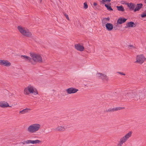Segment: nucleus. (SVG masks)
Instances as JSON below:
<instances>
[{
  "label": "nucleus",
  "mask_w": 146,
  "mask_h": 146,
  "mask_svg": "<svg viewBox=\"0 0 146 146\" xmlns=\"http://www.w3.org/2000/svg\"><path fill=\"white\" fill-rule=\"evenodd\" d=\"M41 125L38 123H34L29 125L27 128V131L30 133H36L40 129Z\"/></svg>",
  "instance_id": "obj_1"
},
{
  "label": "nucleus",
  "mask_w": 146,
  "mask_h": 146,
  "mask_svg": "<svg viewBox=\"0 0 146 146\" xmlns=\"http://www.w3.org/2000/svg\"><path fill=\"white\" fill-rule=\"evenodd\" d=\"M30 56L31 57L32 59V62L33 63V64H34L36 62H38L41 63L42 62V57L39 54H37L35 53L31 52L30 53Z\"/></svg>",
  "instance_id": "obj_2"
},
{
  "label": "nucleus",
  "mask_w": 146,
  "mask_h": 146,
  "mask_svg": "<svg viewBox=\"0 0 146 146\" xmlns=\"http://www.w3.org/2000/svg\"><path fill=\"white\" fill-rule=\"evenodd\" d=\"M132 133V131H130L124 136L120 138L119 140L118 141L117 146H121L123 144L125 143L129 138L131 136Z\"/></svg>",
  "instance_id": "obj_3"
},
{
  "label": "nucleus",
  "mask_w": 146,
  "mask_h": 146,
  "mask_svg": "<svg viewBox=\"0 0 146 146\" xmlns=\"http://www.w3.org/2000/svg\"><path fill=\"white\" fill-rule=\"evenodd\" d=\"M18 29L20 32L23 35L27 37H30L32 35V34L27 28H22L21 26H19L18 27Z\"/></svg>",
  "instance_id": "obj_4"
},
{
  "label": "nucleus",
  "mask_w": 146,
  "mask_h": 146,
  "mask_svg": "<svg viewBox=\"0 0 146 146\" xmlns=\"http://www.w3.org/2000/svg\"><path fill=\"white\" fill-rule=\"evenodd\" d=\"M136 61L135 62V63L142 64L146 60V58L145 57L143 54H140L138 55L136 57Z\"/></svg>",
  "instance_id": "obj_5"
},
{
  "label": "nucleus",
  "mask_w": 146,
  "mask_h": 146,
  "mask_svg": "<svg viewBox=\"0 0 146 146\" xmlns=\"http://www.w3.org/2000/svg\"><path fill=\"white\" fill-rule=\"evenodd\" d=\"M67 126H68L64 125H59L55 127L54 130L55 131H64L68 128Z\"/></svg>",
  "instance_id": "obj_6"
},
{
  "label": "nucleus",
  "mask_w": 146,
  "mask_h": 146,
  "mask_svg": "<svg viewBox=\"0 0 146 146\" xmlns=\"http://www.w3.org/2000/svg\"><path fill=\"white\" fill-rule=\"evenodd\" d=\"M41 142V141L40 140L37 139L36 140H27L25 142V143H23V144H39Z\"/></svg>",
  "instance_id": "obj_7"
},
{
  "label": "nucleus",
  "mask_w": 146,
  "mask_h": 146,
  "mask_svg": "<svg viewBox=\"0 0 146 146\" xmlns=\"http://www.w3.org/2000/svg\"><path fill=\"white\" fill-rule=\"evenodd\" d=\"M21 58L25 62H30L32 64H33L32 62L31 58L28 56L26 55H21L20 56Z\"/></svg>",
  "instance_id": "obj_8"
},
{
  "label": "nucleus",
  "mask_w": 146,
  "mask_h": 146,
  "mask_svg": "<svg viewBox=\"0 0 146 146\" xmlns=\"http://www.w3.org/2000/svg\"><path fill=\"white\" fill-rule=\"evenodd\" d=\"M37 91V90L34 87L29 85L25 89L24 91Z\"/></svg>",
  "instance_id": "obj_9"
},
{
  "label": "nucleus",
  "mask_w": 146,
  "mask_h": 146,
  "mask_svg": "<svg viewBox=\"0 0 146 146\" xmlns=\"http://www.w3.org/2000/svg\"><path fill=\"white\" fill-rule=\"evenodd\" d=\"M9 107H11V106H9V104L7 102L5 101L0 102V107L2 108H5Z\"/></svg>",
  "instance_id": "obj_10"
},
{
  "label": "nucleus",
  "mask_w": 146,
  "mask_h": 146,
  "mask_svg": "<svg viewBox=\"0 0 146 146\" xmlns=\"http://www.w3.org/2000/svg\"><path fill=\"white\" fill-rule=\"evenodd\" d=\"M0 64L6 66H9L11 65V64L8 60H0Z\"/></svg>",
  "instance_id": "obj_11"
},
{
  "label": "nucleus",
  "mask_w": 146,
  "mask_h": 146,
  "mask_svg": "<svg viewBox=\"0 0 146 146\" xmlns=\"http://www.w3.org/2000/svg\"><path fill=\"white\" fill-rule=\"evenodd\" d=\"M125 4L127 5V7L129 8L131 10H134L135 6V4L133 3H126Z\"/></svg>",
  "instance_id": "obj_12"
},
{
  "label": "nucleus",
  "mask_w": 146,
  "mask_h": 146,
  "mask_svg": "<svg viewBox=\"0 0 146 146\" xmlns=\"http://www.w3.org/2000/svg\"><path fill=\"white\" fill-rule=\"evenodd\" d=\"M75 46L77 50L81 51H83L84 49L83 46L79 44H75Z\"/></svg>",
  "instance_id": "obj_13"
},
{
  "label": "nucleus",
  "mask_w": 146,
  "mask_h": 146,
  "mask_svg": "<svg viewBox=\"0 0 146 146\" xmlns=\"http://www.w3.org/2000/svg\"><path fill=\"white\" fill-rule=\"evenodd\" d=\"M108 79V77L106 75L101 73V79L102 80V82H107Z\"/></svg>",
  "instance_id": "obj_14"
},
{
  "label": "nucleus",
  "mask_w": 146,
  "mask_h": 146,
  "mask_svg": "<svg viewBox=\"0 0 146 146\" xmlns=\"http://www.w3.org/2000/svg\"><path fill=\"white\" fill-rule=\"evenodd\" d=\"M127 19L124 18L119 17L117 21V23L119 24H121L125 23Z\"/></svg>",
  "instance_id": "obj_15"
},
{
  "label": "nucleus",
  "mask_w": 146,
  "mask_h": 146,
  "mask_svg": "<svg viewBox=\"0 0 146 146\" xmlns=\"http://www.w3.org/2000/svg\"><path fill=\"white\" fill-rule=\"evenodd\" d=\"M31 110V109L30 108H26L25 109H23L22 110L20 111H19V113L20 114H24L26 113L29 112Z\"/></svg>",
  "instance_id": "obj_16"
},
{
  "label": "nucleus",
  "mask_w": 146,
  "mask_h": 146,
  "mask_svg": "<svg viewBox=\"0 0 146 146\" xmlns=\"http://www.w3.org/2000/svg\"><path fill=\"white\" fill-rule=\"evenodd\" d=\"M106 27L107 30L110 31L113 28L112 25L110 23H107L106 24Z\"/></svg>",
  "instance_id": "obj_17"
},
{
  "label": "nucleus",
  "mask_w": 146,
  "mask_h": 146,
  "mask_svg": "<svg viewBox=\"0 0 146 146\" xmlns=\"http://www.w3.org/2000/svg\"><path fill=\"white\" fill-rule=\"evenodd\" d=\"M24 94H25L34 97L35 95L38 94V92H25Z\"/></svg>",
  "instance_id": "obj_18"
},
{
  "label": "nucleus",
  "mask_w": 146,
  "mask_h": 146,
  "mask_svg": "<svg viewBox=\"0 0 146 146\" xmlns=\"http://www.w3.org/2000/svg\"><path fill=\"white\" fill-rule=\"evenodd\" d=\"M105 6L107 8V9L109 11H113V9L111 7V3L104 4Z\"/></svg>",
  "instance_id": "obj_19"
},
{
  "label": "nucleus",
  "mask_w": 146,
  "mask_h": 146,
  "mask_svg": "<svg viewBox=\"0 0 146 146\" xmlns=\"http://www.w3.org/2000/svg\"><path fill=\"white\" fill-rule=\"evenodd\" d=\"M142 4L141 3L137 4L135 8L134 9V12L139 11L142 7Z\"/></svg>",
  "instance_id": "obj_20"
},
{
  "label": "nucleus",
  "mask_w": 146,
  "mask_h": 146,
  "mask_svg": "<svg viewBox=\"0 0 146 146\" xmlns=\"http://www.w3.org/2000/svg\"><path fill=\"white\" fill-rule=\"evenodd\" d=\"M94 8L96 10H99L100 9V5L97 4L96 2H94L93 4Z\"/></svg>",
  "instance_id": "obj_21"
},
{
  "label": "nucleus",
  "mask_w": 146,
  "mask_h": 146,
  "mask_svg": "<svg viewBox=\"0 0 146 146\" xmlns=\"http://www.w3.org/2000/svg\"><path fill=\"white\" fill-rule=\"evenodd\" d=\"M135 25V24L133 22L131 21L127 23L126 25L129 27H134L133 25Z\"/></svg>",
  "instance_id": "obj_22"
},
{
  "label": "nucleus",
  "mask_w": 146,
  "mask_h": 146,
  "mask_svg": "<svg viewBox=\"0 0 146 146\" xmlns=\"http://www.w3.org/2000/svg\"><path fill=\"white\" fill-rule=\"evenodd\" d=\"M78 90L73 88H71L67 89L66 91H78Z\"/></svg>",
  "instance_id": "obj_23"
},
{
  "label": "nucleus",
  "mask_w": 146,
  "mask_h": 146,
  "mask_svg": "<svg viewBox=\"0 0 146 146\" xmlns=\"http://www.w3.org/2000/svg\"><path fill=\"white\" fill-rule=\"evenodd\" d=\"M117 9L119 11H121L122 12L124 11L125 10L123 7V6L122 5L119 6H117Z\"/></svg>",
  "instance_id": "obj_24"
},
{
  "label": "nucleus",
  "mask_w": 146,
  "mask_h": 146,
  "mask_svg": "<svg viewBox=\"0 0 146 146\" xmlns=\"http://www.w3.org/2000/svg\"><path fill=\"white\" fill-rule=\"evenodd\" d=\"M110 20V18L109 17H108L107 18H103V19L102 20V24H104L107 23L108 21H109Z\"/></svg>",
  "instance_id": "obj_25"
},
{
  "label": "nucleus",
  "mask_w": 146,
  "mask_h": 146,
  "mask_svg": "<svg viewBox=\"0 0 146 146\" xmlns=\"http://www.w3.org/2000/svg\"><path fill=\"white\" fill-rule=\"evenodd\" d=\"M111 1V0H102L101 1V4L102 5H104L105 3H110Z\"/></svg>",
  "instance_id": "obj_26"
},
{
  "label": "nucleus",
  "mask_w": 146,
  "mask_h": 146,
  "mask_svg": "<svg viewBox=\"0 0 146 146\" xmlns=\"http://www.w3.org/2000/svg\"><path fill=\"white\" fill-rule=\"evenodd\" d=\"M124 108L123 107H117L114 108V111H117L118 110H121L123 109Z\"/></svg>",
  "instance_id": "obj_27"
},
{
  "label": "nucleus",
  "mask_w": 146,
  "mask_h": 146,
  "mask_svg": "<svg viewBox=\"0 0 146 146\" xmlns=\"http://www.w3.org/2000/svg\"><path fill=\"white\" fill-rule=\"evenodd\" d=\"M106 111L107 112H113L114 111V108H109L108 109H107L106 110Z\"/></svg>",
  "instance_id": "obj_28"
},
{
  "label": "nucleus",
  "mask_w": 146,
  "mask_h": 146,
  "mask_svg": "<svg viewBox=\"0 0 146 146\" xmlns=\"http://www.w3.org/2000/svg\"><path fill=\"white\" fill-rule=\"evenodd\" d=\"M141 16L142 17H146V12L143 13L141 15Z\"/></svg>",
  "instance_id": "obj_29"
},
{
  "label": "nucleus",
  "mask_w": 146,
  "mask_h": 146,
  "mask_svg": "<svg viewBox=\"0 0 146 146\" xmlns=\"http://www.w3.org/2000/svg\"><path fill=\"white\" fill-rule=\"evenodd\" d=\"M63 14L66 17L67 19L68 20H69V19L68 17V15H67L65 13H63Z\"/></svg>",
  "instance_id": "obj_30"
},
{
  "label": "nucleus",
  "mask_w": 146,
  "mask_h": 146,
  "mask_svg": "<svg viewBox=\"0 0 146 146\" xmlns=\"http://www.w3.org/2000/svg\"><path fill=\"white\" fill-rule=\"evenodd\" d=\"M118 24L117 23L116 24V25H115L114 26V27H113V28L115 29V30H117L118 29L117 27L118 26Z\"/></svg>",
  "instance_id": "obj_31"
},
{
  "label": "nucleus",
  "mask_w": 146,
  "mask_h": 146,
  "mask_svg": "<svg viewBox=\"0 0 146 146\" xmlns=\"http://www.w3.org/2000/svg\"><path fill=\"white\" fill-rule=\"evenodd\" d=\"M117 73H118L121 75H124V76L125 75V74L123 73L122 72H117Z\"/></svg>",
  "instance_id": "obj_32"
},
{
  "label": "nucleus",
  "mask_w": 146,
  "mask_h": 146,
  "mask_svg": "<svg viewBox=\"0 0 146 146\" xmlns=\"http://www.w3.org/2000/svg\"><path fill=\"white\" fill-rule=\"evenodd\" d=\"M88 6L87 5L86 3H84V7L85 9H86L88 8Z\"/></svg>",
  "instance_id": "obj_33"
},
{
  "label": "nucleus",
  "mask_w": 146,
  "mask_h": 146,
  "mask_svg": "<svg viewBox=\"0 0 146 146\" xmlns=\"http://www.w3.org/2000/svg\"><path fill=\"white\" fill-rule=\"evenodd\" d=\"M129 47H130V48L132 49L133 48H135V47L133 46V45H130L129 46Z\"/></svg>",
  "instance_id": "obj_34"
},
{
  "label": "nucleus",
  "mask_w": 146,
  "mask_h": 146,
  "mask_svg": "<svg viewBox=\"0 0 146 146\" xmlns=\"http://www.w3.org/2000/svg\"><path fill=\"white\" fill-rule=\"evenodd\" d=\"M76 92H66L67 94L74 93Z\"/></svg>",
  "instance_id": "obj_35"
},
{
  "label": "nucleus",
  "mask_w": 146,
  "mask_h": 146,
  "mask_svg": "<svg viewBox=\"0 0 146 146\" xmlns=\"http://www.w3.org/2000/svg\"><path fill=\"white\" fill-rule=\"evenodd\" d=\"M124 2V1H121V3H122V4H123V3H123V2Z\"/></svg>",
  "instance_id": "obj_36"
},
{
  "label": "nucleus",
  "mask_w": 146,
  "mask_h": 146,
  "mask_svg": "<svg viewBox=\"0 0 146 146\" xmlns=\"http://www.w3.org/2000/svg\"><path fill=\"white\" fill-rule=\"evenodd\" d=\"M144 2L145 3H146V0H145Z\"/></svg>",
  "instance_id": "obj_37"
},
{
  "label": "nucleus",
  "mask_w": 146,
  "mask_h": 146,
  "mask_svg": "<svg viewBox=\"0 0 146 146\" xmlns=\"http://www.w3.org/2000/svg\"><path fill=\"white\" fill-rule=\"evenodd\" d=\"M39 1H40V2H41L42 1V0H39Z\"/></svg>",
  "instance_id": "obj_38"
},
{
  "label": "nucleus",
  "mask_w": 146,
  "mask_h": 146,
  "mask_svg": "<svg viewBox=\"0 0 146 146\" xmlns=\"http://www.w3.org/2000/svg\"><path fill=\"white\" fill-rule=\"evenodd\" d=\"M145 50H146V47L145 48Z\"/></svg>",
  "instance_id": "obj_39"
}]
</instances>
